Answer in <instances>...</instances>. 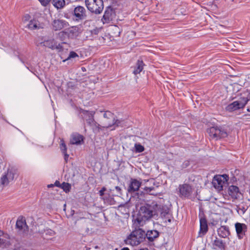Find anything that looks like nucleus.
<instances>
[{
  "label": "nucleus",
  "instance_id": "5",
  "mask_svg": "<svg viewBox=\"0 0 250 250\" xmlns=\"http://www.w3.org/2000/svg\"><path fill=\"white\" fill-rule=\"evenodd\" d=\"M210 138L217 140L221 138H226L228 135V133L226 129L223 126H212L208 128L207 130Z\"/></svg>",
  "mask_w": 250,
  "mask_h": 250
},
{
  "label": "nucleus",
  "instance_id": "43",
  "mask_svg": "<svg viewBox=\"0 0 250 250\" xmlns=\"http://www.w3.org/2000/svg\"><path fill=\"white\" fill-rule=\"evenodd\" d=\"M65 35H66V33L63 31L60 32L59 33V36L60 38H62V36H64Z\"/></svg>",
  "mask_w": 250,
  "mask_h": 250
},
{
  "label": "nucleus",
  "instance_id": "37",
  "mask_svg": "<svg viewBox=\"0 0 250 250\" xmlns=\"http://www.w3.org/2000/svg\"><path fill=\"white\" fill-rule=\"evenodd\" d=\"M41 4L44 6H46L51 1V0H38Z\"/></svg>",
  "mask_w": 250,
  "mask_h": 250
},
{
  "label": "nucleus",
  "instance_id": "3",
  "mask_svg": "<svg viewBox=\"0 0 250 250\" xmlns=\"http://www.w3.org/2000/svg\"><path fill=\"white\" fill-rule=\"evenodd\" d=\"M40 44L52 50L56 49L60 54L62 59L65 58L64 57V53L68 50L66 47H68V44L65 42H62L61 43L57 44V42L54 39L44 41V42L40 43Z\"/></svg>",
  "mask_w": 250,
  "mask_h": 250
},
{
  "label": "nucleus",
  "instance_id": "9",
  "mask_svg": "<svg viewBox=\"0 0 250 250\" xmlns=\"http://www.w3.org/2000/svg\"><path fill=\"white\" fill-rule=\"evenodd\" d=\"M116 15V12L115 8L111 6L107 7L102 19L103 23H109L113 21L115 19Z\"/></svg>",
  "mask_w": 250,
  "mask_h": 250
},
{
  "label": "nucleus",
  "instance_id": "40",
  "mask_svg": "<svg viewBox=\"0 0 250 250\" xmlns=\"http://www.w3.org/2000/svg\"><path fill=\"white\" fill-rule=\"evenodd\" d=\"M189 165V162L188 161H185L182 165L183 168H186Z\"/></svg>",
  "mask_w": 250,
  "mask_h": 250
},
{
  "label": "nucleus",
  "instance_id": "11",
  "mask_svg": "<svg viewBox=\"0 0 250 250\" xmlns=\"http://www.w3.org/2000/svg\"><path fill=\"white\" fill-rule=\"evenodd\" d=\"M249 100L247 98H243L239 101H236L229 104L226 108L228 111L231 112L241 108H243L247 104Z\"/></svg>",
  "mask_w": 250,
  "mask_h": 250
},
{
  "label": "nucleus",
  "instance_id": "21",
  "mask_svg": "<svg viewBox=\"0 0 250 250\" xmlns=\"http://www.w3.org/2000/svg\"><path fill=\"white\" fill-rule=\"evenodd\" d=\"M81 32V29L78 26H74L68 30V36L71 38H74L79 36Z\"/></svg>",
  "mask_w": 250,
  "mask_h": 250
},
{
  "label": "nucleus",
  "instance_id": "32",
  "mask_svg": "<svg viewBox=\"0 0 250 250\" xmlns=\"http://www.w3.org/2000/svg\"><path fill=\"white\" fill-rule=\"evenodd\" d=\"M71 185L68 183L63 182L61 185V188L66 192L70 191L71 189Z\"/></svg>",
  "mask_w": 250,
  "mask_h": 250
},
{
  "label": "nucleus",
  "instance_id": "25",
  "mask_svg": "<svg viewBox=\"0 0 250 250\" xmlns=\"http://www.w3.org/2000/svg\"><path fill=\"white\" fill-rule=\"evenodd\" d=\"M83 136L79 134H75L72 135L70 142L73 145H80L83 142Z\"/></svg>",
  "mask_w": 250,
  "mask_h": 250
},
{
  "label": "nucleus",
  "instance_id": "17",
  "mask_svg": "<svg viewBox=\"0 0 250 250\" xmlns=\"http://www.w3.org/2000/svg\"><path fill=\"white\" fill-rule=\"evenodd\" d=\"M236 232L239 238H243L247 231V226L244 224L237 223L235 225Z\"/></svg>",
  "mask_w": 250,
  "mask_h": 250
},
{
  "label": "nucleus",
  "instance_id": "36",
  "mask_svg": "<svg viewBox=\"0 0 250 250\" xmlns=\"http://www.w3.org/2000/svg\"><path fill=\"white\" fill-rule=\"evenodd\" d=\"M46 235L53 236L55 235V232L52 229H47L45 231Z\"/></svg>",
  "mask_w": 250,
  "mask_h": 250
},
{
  "label": "nucleus",
  "instance_id": "49",
  "mask_svg": "<svg viewBox=\"0 0 250 250\" xmlns=\"http://www.w3.org/2000/svg\"><path fill=\"white\" fill-rule=\"evenodd\" d=\"M168 221L169 222H171V219H168Z\"/></svg>",
  "mask_w": 250,
  "mask_h": 250
},
{
  "label": "nucleus",
  "instance_id": "35",
  "mask_svg": "<svg viewBox=\"0 0 250 250\" xmlns=\"http://www.w3.org/2000/svg\"><path fill=\"white\" fill-rule=\"evenodd\" d=\"M60 148L62 152H65L67 150V147L63 139L61 140Z\"/></svg>",
  "mask_w": 250,
  "mask_h": 250
},
{
  "label": "nucleus",
  "instance_id": "13",
  "mask_svg": "<svg viewBox=\"0 0 250 250\" xmlns=\"http://www.w3.org/2000/svg\"><path fill=\"white\" fill-rule=\"evenodd\" d=\"M179 189L181 196L189 198L192 192L191 186L188 184L180 185Z\"/></svg>",
  "mask_w": 250,
  "mask_h": 250
},
{
  "label": "nucleus",
  "instance_id": "45",
  "mask_svg": "<svg viewBox=\"0 0 250 250\" xmlns=\"http://www.w3.org/2000/svg\"><path fill=\"white\" fill-rule=\"evenodd\" d=\"M121 250H129V249L128 248L125 247L122 249Z\"/></svg>",
  "mask_w": 250,
  "mask_h": 250
},
{
  "label": "nucleus",
  "instance_id": "28",
  "mask_svg": "<svg viewBox=\"0 0 250 250\" xmlns=\"http://www.w3.org/2000/svg\"><path fill=\"white\" fill-rule=\"evenodd\" d=\"M144 63L142 60H138L136 63V66L133 70V73L135 75L139 74L143 69Z\"/></svg>",
  "mask_w": 250,
  "mask_h": 250
},
{
  "label": "nucleus",
  "instance_id": "51",
  "mask_svg": "<svg viewBox=\"0 0 250 250\" xmlns=\"http://www.w3.org/2000/svg\"><path fill=\"white\" fill-rule=\"evenodd\" d=\"M115 28L116 29H117V28H118L117 26H115Z\"/></svg>",
  "mask_w": 250,
  "mask_h": 250
},
{
  "label": "nucleus",
  "instance_id": "19",
  "mask_svg": "<svg viewBox=\"0 0 250 250\" xmlns=\"http://www.w3.org/2000/svg\"><path fill=\"white\" fill-rule=\"evenodd\" d=\"M228 192L229 195L234 199L239 198L241 194L239 188L237 186L233 185L229 187Z\"/></svg>",
  "mask_w": 250,
  "mask_h": 250
},
{
  "label": "nucleus",
  "instance_id": "16",
  "mask_svg": "<svg viewBox=\"0 0 250 250\" xmlns=\"http://www.w3.org/2000/svg\"><path fill=\"white\" fill-rule=\"evenodd\" d=\"M82 118L85 120L89 125H91L95 121L94 119V112L82 110L81 112Z\"/></svg>",
  "mask_w": 250,
  "mask_h": 250
},
{
  "label": "nucleus",
  "instance_id": "30",
  "mask_svg": "<svg viewBox=\"0 0 250 250\" xmlns=\"http://www.w3.org/2000/svg\"><path fill=\"white\" fill-rule=\"evenodd\" d=\"M39 24L38 23V21L36 20H31L30 21L29 23L27 25V26L29 29L31 30H34L36 29H39L40 27L38 26Z\"/></svg>",
  "mask_w": 250,
  "mask_h": 250
},
{
  "label": "nucleus",
  "instance_id": "8",
  "mask_svg": "<svg viewBox=\"0 0 250 250\" xmlns=\"http://www.w3.org/2000/svg\"><path fill=\"white\" fill-rule=\"evenodd\" d=\"M18 169L14 167H9L7 172L5 173L1 178V184L3 186H7L8 184L12 181L15 176H18Z\"/></svg>",
  "mask_w": 250,
  "mask_h": 250
},
{
  "label": "nucleus",
  "instance_id": "18",
  "mask_svg": "<svg viewBox=\"0 0 250 250\" xmlns=\"http://www.w3.org/2000/svg\"><path fill=\"white\" fill-rule=\"evenodd\" d=\"M212 246L213 249L214 250L218 249L220 250H226V243L217 237H215V239L212 242Z\"/></svg>",
  "mask_w": 250,
  "mask_h": 250
},
{
  "label": "nucleus",
  "instance_id": "44",
  "mask_svg": "<svg viewBox=\"0 0 250 250\" xmlns=\"http://www.w3.org/2000/svg\"><path fill=\"white\" fill-rule=\"evenodd\" d=\"M54 186V184H50L47 186L48 188H52Z\"/></svg>",
  "mask_w": 250,
  "mask_h": 250
},
{
  "label": "nucleus",
  "instance_id": "22",
  "mask_svg": "<svg viewBox=\"0 0 250 250\" xmlns=\"http://www.w3.org/2000/svg\"><path fill=\"white\" fill-rule=\"evenodd\" d=\"M218 235L222 238H226L230 234L229 228L226 226H222L217 229Z\"/></svg>",
  "mask_w": 250,
  "mask_h": 250
},
{
  "label": "nucleus",
  "instance_id": "6",
  "mask_svg": "<svg viewBox=\"0 0 250 250\" xmlns=\"http://www.w3.org/2000/svg\"><path fill=\"white\" fill-rule=\"evenodd\" d=\"M85 3L88 10L92 13L100 14L103 10V0H85Z\"/></svg>",
  "mask_w": 250,
  "mask_h": 250
},
{
  "label": "nucleus",
  "instance_id": "34",
  "mask_svg": "<svg viewBox=\"0 0 250 250\" xmlns=\"http://www.w3.org/2000/svg\"><path fill=\"white\" fill-rule=\"evenodd\" d=\"M135 148L136 152H142L145 149L144 147L140 144H135Z\"/></svg>",
  "mask_w": 250,
  "mask_h": 250
},
{
  "label": "nucleus",
  "instance_id": "2",
  "mask_svg": "<svg viewBox=\"0 0 250 250\" xmlns=\"http://www.w3.org/2000/svg\"><path fill=\"white\" fill-rule=\"evenodd\" d=\"M145 239V231L141 229L132 231L124 240L126 245L132 246H137Z\"/></svg>",
  "mask_w": 250,
  "mask_h": 250
},
{
  "label": "nucleus",
  "instance_id": "23",
  "mask_svg": "<svg viewBox=\"0 0 250 250\" xmlns=\"http://www.w3.org/2000/svg\"><path fill=\"white\" fill-rule=\"evenodd\" d=\"M200 233L204 235L208 230L207 221L205 218L202 217L200 219Z\"/></svg>",
  "mask_w": 250,
  "mask_h": 250
},
{
  "label": "nucleus",
  "instance_id": "20",
  "mask_svg": "<svg viewBox=\"0 0 250 250\" xmlns=\"http://www.w3.org/2000/svg\"><path fill=\"white\" fill-rule=\"evenodd\" d=\"M100 30V28L98 27H95L93 29H87L85 32L86 38L89 40H93L96 38Z\"/></svg>",
  "mask_w": 250,
  "mask_h": 250
},
{
  "label": "nucleus",
  "instance_id": "33",
  "mask_svg": "<svg viewBox=\"0 0 250 250\" xmlns=\"http://www.w3.org/2000/svg\"><path fill=\"white\" fill-rule=\"evenodd\" d=\"M78 55L74 51H71L68 56L63 61V62H65L67 60H70L73 58H75L76 57H78Z\"/></svg>",
  "mask_w": 250,
  "mask_h": 250
},
{
  "label": "nucleus",
  "instance_id": "38",
  "mask_svg": "<svg viewBox=\"0 0 250 250\" xmlns=\"http://www.w3.org/2000/svg\"><path fill=\"white\" fill-rule=\"evenodd\" d=\"M92 21L91 20H85L83 22V25L85 27L90 26V23H91Z\"/></svg>",
  "mask_w": 250,
  "mask_h": 250
},
{
  "label": "nucleus",
  "instance_id": "14",
  "mask_svg": "<svg viewBox=\"0 0 250 250\" xmlns=\"http://www.w3.org/2000/svg\"><path fill=\"white\" fill-rule=\"evenodd\" d=\"M142 185V182L135 178H131L127 191L130 193H134L139 190Z\"/></svg>",
  "mask_w": 250,
  "mask_h": 250
},
{
  "label": "nucleus",
  "instance_id": "4",
  "mask_svg": "<svg viewBox=\"0 0 250 250\" xmlns=\"http://www.w3.org/2000/svg\"><path fill=\"white\" fill-rule=\"evenodd\" d=\"M122 121L116 120L114 115L110 111H106L104 114L103 121V127L109 128L113 126L111 130H114L116 127L121 126Z\"/></svg>",
  "mask_w": 250,
  "mask_h": 250
},
{
  "label": "nucleus",
  "instance_id": "7",
  "mask_svg": "<svg viewBox=\"0 0 250 250\" xmlns=\"http://www.w3.org/2000/svg\"><path fill=\"white\" fill-rule=\"evenodd\" d=\"M72 15L74 21L80 22L87 18V11L84 7L78 5L74 8Z\"/></svg>",
  "mask_w": 250,
  "mask_h": 250
},
{
  "label": "nucleus",
  "instance_id": "12",
  "mask_svg": "<svg viewBox=\"0 0 250 250\" xmlns=\"http://www.w3.org/2000/svg\"><path fill=\"white\" fill-rule=\"evenodd\" d=\"M16 227L19 232L22 234H26L28 231V227L25 219L23 217H19L17 221Z\"/></svg>",
  "mask_w": 250,
  "mask_h": 250
},
{
  "label": "nucleus",
  "instance_id": "46",
  "mask_svg": "<svg viewBox=\"0 0 250 250\" xmlns=\"http://www.w3.org/2000/svg\"><path fill=\"white\" fill-rule=\"evenodd\" d=\"M242 211H243V213H245V211H246V210H245V208H243L242 209Z\"/></svg>",
  "mask_w": 250,
  "mask_h": 250
},
{
  "label": "nucleus",
  "instance_id": "50",
  "mask_svg": "<svg viewBox=\"0 0 250 250\" xmlns=\"http://www.w3.org/2000/svg\"><path fill=\"white\" fill-rule=\"evenodd\" d=\"M2 233V232L0 230V235H1Z\"/></svg>",
  "mask_w": 250,
  "mask_h": 250
},
{
  "label": "nucleus",
  "instance_id": "1",
  "mask_svg": "<svg viewBox=\"0 0 250 250\" xmlns=\"http://www.w3.org/2000/svg\"><path fill=\"white\" fill-rule=\"evenodd\" d=\"M168 213L167 208H166L156 202L143 204L141 205L135 221L139 226H143L145 222L150 220L153 216L159 214L162 217Z\"/></svg>",
  "mask_w": 250,
  "mask_h": 250
},
{
  "label": "nucleus",
  "instance_id": "42",
  "mask_svg": "<svg viewBox=\"0 0 250 250\" xmlns=\"http://www.w3.org/2000/svg\"><path fill=\"white\" fill-rule=\"evenodd\" d=\"M54 185L56 187L61 188L62 184H61L59 181H56Z\"/></svg>",
  "mask_w": 250,
  "mask_h": 250
},
{
  "label": "nucleus",
  "instance_id": "15",
  "mask_svg": "<svg viewBox=\"0 0 250 250\" xmlns=\"http://www.w3.org/2000/svg\"><path fill=\"white\" fill-rule=\"evenodd\" d=\"M52 29L54 31H59L63 29L64 27H66L67 22L62 19H54L53 20L52 23Z\"/></svg>",
  "mask_w": 250,
  "mask_h": 250
},
{
  "label": "nucleus",
  "instance_id": "24",
  "mask_svg": "<svg viewBox=\"0 0 250 250\" xmlns=\"http://www.w3.org/2000/svg\"><path fill=\"white\" fill-rule=\"evenodd\" d=\"M159 235V233L156 230H148L146 233L145 232V238L146 237L149 241L152 242L158 237Z\"/></svg>",
  "mask_w": 250,
  "mask_h": 250
},
{
  "label": "nucleus",
  "instance_id": "27",
  "mask_svg": "<svg viewBox=\"0 0 250 250\" xmlns=\"http://www.w3.org/2000/svg\"><path fill=\"white\" fill-rule=\"evenodd\" d=\"M155 187H145L143 191H140L138 193V195L140 194L141 196H144L145 194H149L152 195H157L158 193L154 192Z\"/></svg>",
  "mask_w": 250,
  "mask_h": 250
},
{
  "label": "nucleus",
  "instance_id": "39",
  "mask_svg": "<svg viewBox=\"0 0 250 250\" xmlns=\"http://www.w3.org/2000/svg\"><path fill=\"white\" fill-rule=\"evenodd\" d=\"M115 188L118 194L122 195V189L120 187L116 186L115 187Z\"/></svg>",
  "mask_w": 250,
  "mask_h": 250
},
{
  "label": "nucleus",
  "instance_id": "10",
  "mask_svg": "<svg viewBox=\"0 0 250 250\" xmlns=\"http://www.w3.org/2000/svg\"><path fill=\"white\" fill-rule=\"evenodd\" d=\"M227 178L228 177L226 174L215 176L212 182L214 187L219 191L222 190L224 184L228 180Z\"/></svg>",
  "mask_w": 250,
  "mask_h": 250
},
{
  "label": "nucleus",
  "instance_id": "26",
  "mask_svg": "<svg viewBox=\"0 0 250 250\" xmlns=\"http://www.w3.org/2000/svg\"><path fill=\"white\" fill-rule=\"evenodd\" d=\"M105 190L106 188L105 187H103L102 189L99 191L100 195L104 200V202L109 204H112L114 202L113 198L111 197L108 198L107 195L104 193Z\"/></svg>",
  "mask_w": 250,
  "mask_h": 250
},
{
  "label": "nucleus",
  "instance_id": "48",
  "mask_svg": "<svg viewBox=\"0 0 250 250\" xmlns=\"http://www.w3.org/2000/svg\"><path fill=\"white\" fill-rule=\"evenodd\" d=\"M247 110L248 111L250 112V107L248 108Z\"/></svg>",
  "mask_w": 250,
  "mask_h": 250
},
{
  "label": "nucleus",
  "instance_id": "41",
  "mask_svg": "<svg viewBox=\"0 0 250 250\" xmlns=\"http://www.w3.org/2000/svg\"><path fill=\"white\" fill-rule=\"evenodd\" d=\"M62 153L64 154V160H65V162H67V159L69 157V155L68 154H67L66 151H65V152H62Z\"/></svg>",
  "mask_w": 250,
  "mask_h": 250
},
{
  "label": "nucleus",
  "instance_id": "29",
  "mask_svg": "<svg viewBox=\"0 0 250 250\" xmlns=\"http://www.w3.org/2000/svg\"><path fill=\"white\" fill-rule=\"evenodd\" d=\"M53 5L57 9H61L65 5V0H52Z\"/></svg>",
  "mask_w": 250,
  "mask_h": 250
},
{
  "label": "nucleus",
  "instance_id": "31",
  "mask_svg": "<svg viewBox=\"0 0 250 250\" xmlns=\"http://www.w3.org/2000/svg\"><path fill=\"white\" fill-rule=\"evenodd\" d=\"M90 126L92 127L93 131L95 133L99 132L100 130L101 125L95 121H94L93 123L91 125H90Z\"/></svg>",
  "mask_w": 250,
  "mask_h": 250
},
{
  "label": "nucleus",
  "instance_id": "47",
  "mask_svg": "<svg viewBox=\"0 0 250 250\" xmlns=\"http://www.w3.org/2000/svg\"><path fill=\"white\" fill-rule=\"evenodd\" d=\"M140 250H149L147 248L141 249Z\"/></svg>",
  "mask_w": 250,
  "mask_h": 250
}]
</instances>
